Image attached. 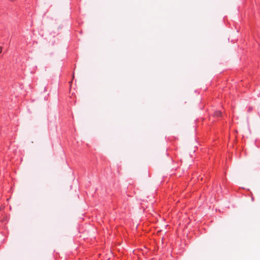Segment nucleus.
<instances>
[{"instance_id": "obj_1", "label": "nucleus", "mask_w": 260, "mask_h": 260, "mask_svg": "<svg viewBox=\"0 0 260 260\" xmlns=\"http://www.w3.org/2000/svg\"><path fill=\"white\" fill-rule=\"evenodd\" d=\"M214 115L215 116H220L221 115V112L219 111H217L214 113Z\"/></svg>"}, {"instance_id": "obj_2", "label": "nucleus", "mask_w": 260, "mask_h": 260, "mask_svg": "<svg viewBox=\"0 0 260 260\" xmlns=\"http://www.w3.org/2000/svg\"><path fill=\"white\" fill-rule=\"evenodd\" d=\"M3 49V47L0 46V53L2 52Z\"/></svg>"}]
</instances>
